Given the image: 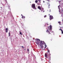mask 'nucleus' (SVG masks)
<instances>
[{"label": "nucleus", "instance_id": "obj_1", "mask_svg": "<svg viewBox=\"0 0 63 63\" xmlns=\"http://www.w3.org/2000/svg\"><path fill=\"white\" fill-rule=\"evenodd\" d=\"M36 42L35 43L37 44V45L39 46L40 44V46L41 48H43L44 47V46H43V45H45V48H46L47 46L46 45V44L45 42L43 41H40V39H36Z\"/></svg>", "mask_w": 63, "mask_h": 63}, {"label": "nucleus", "instance_id": "obj_2", "mask_svg": "<svg viewBox=\"0 0 63 63\" xmlns=\"http://www.w3.org/2000/svg\"><path fill=\"white\" fill-rule=\"evenodd\" d=\"M52 27L51 26V25H50V26L48 27V29L47 30H48V29H49V31H51L52 30V29H51V28Z\"/></svg>", "mask_w": 63, "mask_h": 63}, {"label": "nucleus", "instance_id": "obj_3", "mask_svg": "<svg viewBox=\"0 0 63 63\" xmlns=\"http://www.w3.org/2000/svg\"><path fill=\"white\" fill-rule=\"evenodd\" d=\"M32 7L33 8V9H35V4H32Z\"/></svg>", "mask_w": 63, "mask_h": 63}, {"label": "nucleus", "instance_id": "obj_4", "mask_svg": "<svg viewBox=\"0 0 63 63\" xmlns=\"http://www.w3.org/2000/svg\"><path fill=\"white\" fill-rule=\"evenodd\" d=\"M48 30H47L46 32L48 34H50V31H49Z\"/></svg>", "mask_w": 63, "mask_h": 63}, {"label": "nucleus", "instance_id": "obj_5", "mask_svg": "<svg viewBox=\"0 0 63 63\" xmlns=\"http://www.w3.org/2000/svg\"><path fill=\"white\" fill-rule=\"evenodd\" d=\"M53 18V16H50V20H51V19H52Z\"/></svg>", "mask_w": 63, "mask_h": 63}, {"label": "nucleus", "instance_id": "obj_6", "mask_svg": "<svg viewBox=\"0 0 63 63\" xmlns=\"http://www.w3.org/2000/svg\"><path fill=\"white\" fill-rule=\"evenodd\" d=\"M8 30H9V29H8V28H6V29H5L6 33H7L8 32Z\"/></svg>", "mask_w": 63, "mask_h": 63}, {"label": "nucleus", "instance_id": "obj_7", "mask_svg": "<svg viewBox=\"0 0 63 63\" xmlns=\"http://www.w3.org/2000/svg\"><path fill=\"white\" fill-rule=\"evenodd\" d=\"M38 1L40 2L39 3L38 5H41V1L40 0H38Z\"/></svg>", "mask_w": 63, "mask_h": 63}, {"label": "nucleus", "instance_id": "obj_8", "mask_svg": "<svg viewBox=\"0 0 63 63\" xmlns=\"http://www.w3.org/2000/svg\"><path fill=\"white\" fill-rule=\"evenodd\" d=\"M59 30H61L62 32V34H63V31L61 29H59Z\"/></svg>", "mask_w": 63, "mask_h": 63}, {"label": "nucleus", "instance_id": "obj_9", "mask_svg": "<svg viewBox=\"0 0 63 63\" xmlns=\"http://www.w3.org/2000/svg\"><path fill=\"white\" fill-rule=\"evenodd\" d=\"M38 8L40 10H41V8L40 7V6H38Z\"/></svg>", "mask_w": 63, "mask_h": 63}, {"label": "nucleus", "instance_id": "obj_10", "mask_svg": "<svg viewBox=\"0 0 63 63\" xmlns=\"http://www.w3.org/2000/svg\"><path fill=\"white\" fill-rule=\"evenodd\" d=\"M41 11H43V12H45V11H44V8H43L42 9H41Z\"/></svg>", "mask_w": 63, "mask_h": 63}, {"label": "nucleus", "instance_id": "obj_11", "mask_svg": "<svg viewBox=\"0 0 63 63\" xmlns=\"http://www.w3.org/2000/svg\"><path fill=\"white\" fill-rule=\"evenodd\" d=\"M58 23H59V24L60 25H61V22H60V21L58 22Z\"/></svg>", "mask_w": 63, "mask_h": 63}, {"label": "nucleus", "instance_id": "obj_12", "mask_svg": "<svg viewBox=\"0 0 63 63\" xmlns=\"http://www.w3.org/2000/svg\"><path fill=\"white\" fill-rule=\"evenodd\" d=\"M38 0H36L35 1V3H38Z\"/></svg>", "mask_w": 63, "mask_h": 63}, {"label": "nucleus", "instance_id": "obj_13", "mask_svg": "<svg viewBox=\"0 0 63 63\" xmlns=\"http://www.w3.org/2000/svg\"><path fill=\"white\" fill-rule=\"evenodd\" d=\"M45 56L46 57H47V54H45Z\"/></svg>", "mask_w": 63, "mask_h": 63}, {"label": "nucleus", "instance_id": "obj_14", "mask_svg": "<svg viewBox=\"0 0 63 63\" xmlns=\"http://www.w3.org/2000/svg\"><path fill=\"white\" fill-rule=\"evenodd\" d=\"M48 8H50V4L48 6Z\"/></svg>", "mask_w": 63, "mask_h": 63}, {"label": "nucleus", "instance_id": "obj_15", "mask_svg": "<svg viewBox=\"0 0 63 63\" xmlns=\"http://www.w3.org/2000/svg\"><path fill=\"white\" fill-rule=\"evenodd\" d=\"M48 59L50 61V57H49V58H48Z\"/></svg>", "mask_w": 63, "mask_h": 63}, {"label": "nucleus", "instance_id": "obj_16", "mask_svg": "<svg viewBox=\"0 0 63 63\" xmlns=\"http://www.w3.org/2000/svg\"><path fill=\"white\" fill-rule=\"evenodd\" d=\"M20 35H22V33L21 32H20Z\"/></svg>", "mask_w": 63, "mask_h": 63}, {"label": "nucleus", "instance_id": "obj_17", "mask_svg": "<svg viewBox=\"0 0 63 63\" xmlns=\"http://www.w3.org/2000/svg\"><path fill=\"white\" fill-rule=\"evenodd\" d=\"M27 51H28V52H29V49H27Z\"/></svg>", "mask_w": 63, "mask_h": 63}, {"label": "nucleus", "instance_id": "obj_18", "mask_svg": "<svg viewBox=\"0 0 63 63\" xmlns=\"http://www.w3.org/2000/svg\"><path fill=\"white\" fill-rule=\"evenodd\" d=\"M47 51H48V53H49L50 52V51H49V50H48Z\"/></svg>", "mask_w": 63, "mask_h": 63}, {"label": "nucleus", "instance_id": "obj_19", "mask_svg": "<svg viewBox=\"0 0 63 63\" xmlns=\"http://www.w3.org/2000/svg\"><path fill=\"white\" fill-rule=\"evenodd\" d=\"M47 17V15H45L44 16V17Z\"/></svg>", "mask_w": 63, "mask_h": 63}, {"label": "nucleus", "instance_id": "obj_20", "mask_svg": "<svg viewBox=\"0 0 63 63\" xmlns=\"http://www.w3.org/2000/svg\"><path fill=\"white\" fill-rule=\"evenodd\" d=\"M21 16H22V18H23V16L22 15H21Z\"/></svg>", "mask_w": 63, "mask_h": 63}, {"label": "nucleus", "instance_id": "obj_21", "mask_svg": "<svg viewBox=\"0 0 63 63\" xmlns=\"http://www.w3.org/2000/svg\"><path fill=\"white\" fill-rule=\"evenodd\" d=\"M25 16H23V18H25Z\"/></svg>", "mask_w": 63, "mask_h": 63}, {"label": "nucleus", "instance_id": "obj_22", "mask_svg": "<svg viewBox=\"0 0 63 63\" xmlns=\"http://www.w3.org/2000/svg\"><path fill=\"white\" fill-rule=\"evenodd\" d=\"M5 1H6V3H7V0H5Z\"/></svg>", "mask_w": 63, "mask_h": 63}, {"label": "nucleus", "instance_id": "obj_23", "mask_svg": "<svg viewBox=\"0 0 63 63\" xmlns=\"http://www.w3.org/2000/svg\"><path fill=\"white\" fill-rule=\"evenodd\" d=\"M22 47L23 48H24V47H23V46H22Z\"/></svg>", "mask_w": 63, "mask_h": 63}, {"label": "nucleus", "instance_id": "obj_24", "mask_svg": "<svg viewBox=\"0 0 63 63\" xmlns=\"http://www.w3.org/2000/svg\"><path fill=\"white\" fill-rule=\"evenodd\" d=\"M47 1L48 2H49V0H47Z\"/></svg>", "mask_w": 63, "mask_h": 63}, {"label": "nucleus", "instance_id": "obj_25", "mask_svg": "<svg viewBox=\"0 0 63 63\" xmlns=\"http://www.w3.org/2000/svg\"><path fill=\"white\" fill-rule=\"evenodd\" d=\"M10 32H9V35H10Z\"/></svg>", "mask_w": 63, "mask_h": 63}, {"label": "nucleus", "instance_id": "obj_26", "mask_svg": "<svg viewBox=\"0 0 63 63\" xmlns=\"http://www.w3.org/2000/svg\"><path fill=\"white\" fill-rule=\"evenodd\" d=\"M49 54L50 55H51V54H50V53H49Z\"/></svg>", "mask_w": 63, "mask_h": 63}, {"label": "nucleus", "instance_id": "obj_27", "mask_svg": "<svg viewBox=\"0 0 63 63\" xmlns=\"http://www.w3.org/2000/svg\"><path fill=\"white\" fill-rule=\"evenodd\" d=\"M43 3H45V1H43Z\"/></svg>", "mask_w": 63, "mask_h": 63}, {"label": "nucleus", "instance_id": "obj_28", "mask_svg": "<svg viewBox=\"0 0 63 63\" xmlns=\"http://www.w3.org/2000/svg\"><path fill=\"white\" fill-rule=\"evenodd\" d=\"M9 36H10V34H9Z\"/></svg>", "mask_w": 63, "mask_h": 63}, {"label": "nucleus", "instance_id": "obj_29", "mask_svg": "<svg viewBox=\"0 0 63 63\" xmlns=\"http://www.w3.org/2000/svg\"><path fill=\"white\" fill-rule=\"evenodd\" d=\"M47 25H48V24H47Z\"/></svg>", "mask_w": 63, "mask_h": 63}, {"label": "nucleus", "instance_id": "obj_30", "mask_svg": "<svg viewBox=\"0 0 63 63\" xmlns=\"http://www.w3.org/2000/svg\"><path fill=\"white\" fill-rule=\"evenodd\" d=\"M49 15L50 16V15H49Z\"/></svg>", "mask_w": 63, "mask_h": 63}, {"label": "nucleus", "instance_id": "obj_31", "mask_svg": "<svg viewBox=\"0 0 63 63\" xmlns=\"http://www.w3.org/2000/svg\"><path fill=\"white\" fill-rule=\"evenodd\" d=\"M61 16H62V15Z\"/></svg>", "mask_w": 63, "mask_h": 63}, {"label": "nucleus", "instance_id": "obj_32", "mask_svg": "<svg viewBox=\"0 0 63 63\" xmlns=\"http://www.w3.org/2000/svg\"><path fill=\"white\" fill-rule=\"evenodd\" d=\"M25 50V49H24Z\"/></svg>", "mask_w": 63, "mask_h": 63}, {"label": "nucleus", "instance_id": "obj_33", "mask_svg": "<svg viewBox=\"0 0 63 63\" xmlns=\"http://www.w3.org/2000/svg\"><path fill=\"white\" fill-rule=\"evenodd\" d=\"M4 18H5V17H4Z\"/></svg>", "mask_w": 63, "mask_h": 63}, {"label": "nucleus", "instance_id": "obj_34", "mask_svg": "<svg viewBox=\"0 0 63 63\" xmlns=\"http://www.w3.org/2000/svg\"><path fill=\"white\" fill-rule=\"evenodd\" d=\"M1 8H2V7H1Z\"/></svg>", "mask_w": 63, "mask_h": 63}]
</instances>
